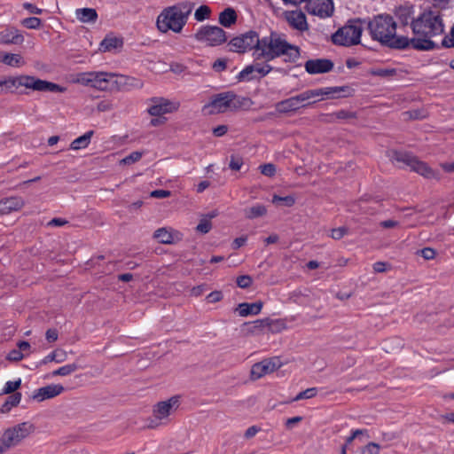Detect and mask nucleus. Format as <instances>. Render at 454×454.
Segmentation results:
<instances>
[{
	"label": "nucleus",
	"instance_id": "39",
	"mask_svg": "<svg viewBox=\"0 0 454 454\" xmlns=\"http://www.w3.org/2000/svg\"><path fill=\"white\" fill-rule=\"evenodd\" d=\"M272 203L275 205H279L282 203L286 207H293L295 203V198L293 195H288L285 197H280L278 195L274 194L272 196Z\"/></svg>",
	"mask_w": 454,
	"mask_h": 454
},
{
	"label": "nucleus",
	"instance_id": "20",
	"mask_svg": "<svg viewBox=\"0 0 454 454\" xmlns=\"http://www.w3.org/2000/svg\"><path fill=\"white\" fill-rule=\"evenodd\" d=\"M64 391L61 384H51L36 389L33 395V398L38 402L51 399L59 395Z\"/></svg>",
	"mask_w": 454,
	"mask_h": 454
},
{
	"label": "nucleus",
	"instance_id": "23",
	"mask_svg": "<svg viewBox=\"0 0 454 454\" xmlns=\"http://www.w3.org/2000/svg\"><path fill=\"white\" fill-rule=\"evenodd\" d=\"M23 41V35L15 28H7L0 33V43L20 44Z\"/></svg>",
	"mask_w": 454,
	"mask_h": 454
},
{
	"label": "nucleus",
	"instance_id": "8",
	"mask_svg": "<svg viewBox=\"0 0 454 454\" xmlns=\"http://www.w3.org/2000/svg\"><path fill=\"white\" fill-rule=\"evenodd\" d=\"M33 425L28 422H22L6 429L0 439V453L18 445L33 432Z\"/></svg>",
	"mask_w": 454,
	"mask_h": 454
},
{
	"label": "nucleus",
	"instance_id": "14",
	"mask_svg": "<svg viewBox=\"0 0 454 454\" xmlns=\"http://www.w3.org/2000/svg\"><path fill=\"white\" fill-rule=\"evenodd\" d=\"M283 363L278 356H273L254 364L251 369V376L254 380H258L267 374H270L279 369Z\"/></svg>",
	"mask_w": 454,
	"mask_h": 454
},
{
	"label": "nucleus",
	"instance_id": "56",
	"mask_svg": "<svg viewBox=\"0 0 454 454\" xmlns=\"http://www.w3.org/2000/svg\"><path fill=\"white\" fill-rule=\"evenodd\" d=\"M258 320H255L253 322L252 325L250 326L248 332L253 334H259L261 332L267 328L266 324L257 325Z\"/></svg>",
	"mask_w": 454,
	"mask_h": 454
},
{
	"label": "nucleus",
	"instance_id": "11",
	"mask_svg": "<svg viewBox=\"0 0 454 454\" xmlns=\"http://www.w3.org/2000/svg\"><path fill=\"white\" fill-rule=\"evenodd\" d=\"M259 43V35L254 30H249L236 37H233L228 43L230 51L238 53L254 50V56L257 53V44Z\"/></svg>",
	"mask_w": 454,
	"mask_h": 454
},
{
	"label": "nucleus",
	"instance_id": "40",
	"mask_svg": "<svg viewBox=\"0 0 454 454\" xmlns=\"http://www.w3.org/2000/svg\"><path fill=\"white\" fill-rule=\"evenodd\" d=\"M215 215V214H212L209 218L204 217L200 219L199 224L196 227V230L203 234L207 233L212 228L210 218L214 217Z\"/></svg>",
	"mask_w": 454,
	"mask_h": 454
},
{
	"label": "nucleus",
	"instance_id": "9",
	"mask_svg": "<svg viewBox=\"0 0 454 454\" xmlns=\"http://www.w3.org/2000/svg\"><path fill=\"white\" fill-rule=\"evenodd\" d=\"M14 87H25L36 91L63 92L65 89L59 84L41 80L31 75H18L10 79Z\"/></svg>",
	"mask_w": 454,
	"mask_h": 454
},
{
	"label": "nucleus",
	"instance_id": "21",
	"mask_svg": "<svg viewBox=\"0 0 454 454\" xmlns=\"http://www.w3.org/2000/svg\"><path fill=\"white\" fill-rule=\"evenodd\" d=\"M286 19L288 24L296 30L303 32L309 28L306 16L301 11L286 12Z\"/></svg>",
	"mask_w": 454,
	"mask_h": 454
},
{
	"label": "nucleus",
	"instance_id": "7",
	"mask_svg": "<svg viewBox=\"0 0 454 454\" xmlns=\"http://www.w3.org/2000/svg\"><path fill=\"white\" fill-rule=\"evenodd\" d=\"M74 82L98 90H113L116 88L115 74L106 72H84L76 75Z\"/></svg>",
	"mask_w": 454,
	"mask_h": 454
},
{
	"label": "nucleus",
	"instance_id": "46",
	"mask_svg": "<svg viewBox=\"0 0 454 454\" xmlns=\"http://www.w3.org/2000/svg\"><path fill=\"white\" fill-rule=\"evenodd\" d=\"M380 450V444L376 442H369L361 450V454H379Z\"/></svg>",
	"mask_w": 454,
	"mask_h": 454
},
{
	"label": "nucleus",
	"instance_id": "6",
	"mask_svg": "<svg viewBox=\"0 0 454 454\" xmlns=\"http://www.w3.org/2000/svg\"><path fill=\"white\" fill-rule=\"evenodd\" d=\"M247 102V98L238 96L233 91H226L214 96L210 103L204 106V109H208L209 114L237 111L246 106Z\"/></svg>",
	"mask_w": 454,
	"mask_h": 454
},
{
	"label": "nucleus",
	"instance_id": "38",
	"mask_svg": "<svg viewBox=\"0 0 454 454\" xmlns=\"http://www.w3.org/2000/svg\"><path fill=\"white\" fill-rule=\"evenodd\" d=\"M78 365L76 364H68L64 366L59 367V369L53 371L51 372V376H68L72 374L73 372H76L78 370Z\"/></svg>",
	"mask_w": 454,
	"mask_h": 454
},
{
	"label": "nucleus",
	"instance_id": "18",
	"mask_svg": "<svg viewBox=\"0 0 454 454\" xmlns=\"http://www.w3.org/2000/svg\"><path fill=\"white\" fill-rule=\"evenodd\" d=\"M304 68L309 74H324L333 68V63L327 59H309L304 64Z\"/></svg>",
	"mask_w": 454,
	"mask_h": 454
},
{
	"label": "nucleus",
	"instance_id": "22",
	"mask_svg": "<svg viewBox=\"0 0 454 454\" xmlns=\"http://www.w3.org/2000/svg\"><path fill=\"white\" fill-rule=\"evenodd\" d=\"M288 319L287 318H278V319H259L257 325L266 324V327L269 332L272 333H278L288 328L287 325Z\"/></svg>",
	"mask_w": 454,
	"mask_h": 454
},
{
	"label": "nucleus",
	"instance_id": "5",
	"mask_svg": "<svg viewBox=\"0 0 454 454\" xmlns=\"http://www.w3.org/2000/svg\"><path fill=\"white\" fill-rule=\"evenodd\" d=\"M195 4L191 1H182L164 8L158 15L156 27L161 33L172 31L176 34L182 32L187 23Z\"/></svg>",
	"mask_w": 454,
	"mask_h": 454
},
{
	"label": "nucleus",
	"instance_id": "62",
	"mask_svg": "<svg viewBox=\"0 0 454 454\" xmlns=\"http://www.w3.org/2000/svg\"><path fill=\"white\" fill-rule=\"evenodd\" d=\"M213 68L217 71L221 72L226 68V61L223 59H217L213 64Z\"/></svg>",
	"mask_w": 454,
	"mask_h": 454
},
{
	"label": "nucleus",
	"instance_id": "32",
	"mask_svg": "<svg viewBox=\"0 0 454 454\" xmlns=\"http://www.w3.org/2000/svg\"><path fill=\"white\" fill-rule=\"evenodd\" d=\"M67 355L65 350L57 349L48 354L41 362V364H45L50 362H56L58 364L63 363L67 360Z\"/></svg>",
	"mask_w": 454,
	"mask_h": 454
},
{
	"label": "nucleus",
	"instance_id": "2",
	"mask_svg": "<svg viewBox=\"0 0 454 454\" xmlns=\"http://www.w3.org/2000/svg\"><path fill=\"white\" fill-rule=\"evenodd\" d=\"M300 55V48L289 43L284 35L270 32L269 35L259 37L257 53H255L256 59L270 61L283 56L285 61L295 63Z\"/></svg>",
	"mask_w": 454,
	"mask_h": 454
},
{
	"label": "nucleus",
	"instance_id": "49",
	"mask_svg": "<svg viewBox=\"0 0 454 454\" xmlns=\"http://www.w3.org/2000/svg\"><path fill=\"white\" fill-rule=\"evenodd\" d=\"M252 278L248 275H242L237 278V285L240 288H247L252 285Z\"/></svg>",
	"mask_w": 454,
	"mask_h": 454
},
{
	"label": "nucleus",
	"instance_id": "58",
	"mask_svg": "<svg viewBox=\"0 0 454 454\" xmlns=\"http://www.w3.org/2000/svg\"><path fill=\"white\" fill-rule=\"evenodd\" d=\"M261 431V427L257 426H252L248 427L245 432V437L247 439L253 438L257 433Z\"/></svg>",
	"mask_w": 454,
	"mask_h": 454
},
{
	"label": "nucleus",
	"instance_id": "15",
	"mask_svg": "<svg viewBox=\"0 0 454 454\" xmlns=\"http://www.w3.org/2000/svg\"><path fill=\"white\" fill-rule=\"evenodd\" d=\"M180 104L164 98H155L152 99V104L148 108L150 115L160 117L163 114L174 113L178 110Z\"/></svg>",
	"mask_w": 454,
	"mask_h": 454
},
{
	"label": "nucleus",
	"instance_id": "50",
	"mask_svg": "<svg viewBox=\"0 0 454 454\" xmlns=\"http://www.w3.org/2000/svg\"><path fill=\"white\" fill-rule=\"evenodd\" d=\"M243 165V159L239 156H231L229 168L232 170H239Z\"/></svg>",
	"mask_w": 454,
	"mask_h": 454
},
{
	"label": "nucleus",
	"instance_id": "31",
	"mask_svg": "<svg viewBox=\"0 0 454 454\" xmlns=\"http://www.w3.org/2000/svg\"><path fill=\"white\" fill-rule=\"evenodd\" d=\"M266 214L267 208L262 204H255L244 210L245 217L250 220L264 216Z\"/></svg>",
	"mask_w": 454,
	"mask_h": 454
},
{
	"label": "nucleus",
	"instance_id": "24",
	"mask_svg": "<svg viewBox=\"0 0 454 454\" xmlns=\"http://www.w3.org/2000/svg\"><path fill=\"white\" fill-rule=\"evenodd\" d=\"M414 7L411 4H406L399 6L395 11V16L403 25L411 24L414 18Z\"/></svg>",
	"mask_w": 454,
	"mask_h": 454
},
{
	"label": "nucleus",
	"instance_id": "25",
	"mask_svg": "<svg viewBox=\"0 0 454 454\" xmlns=\"http://www.w3.org/2000/svg\"><path fill=\"white\" fill-rule=\"evenodd\" d=\"M115 90H129L132 88H141L143 86V83L140 80L129 76L115 74Z\"/></svg>",
	"mask_w": 454,
	"mask_h": 454
},
{
	"label": "nucleus",
	"instance_id": "64",
	"mask_svg": "<svg viewBox=\"0 0 454 454\" xmlns=\"http://www.w3.org/2000/svg\"><path fill=\"white\" fill-rule=\"evenodd\" d=\"M227 130H228L227 126L220 125L213 129V133L215 137H222L227 132Z\"/></svg>",
	"mask_w": 454,
	"mask_h": 454
},
{
	"label": "nucleus",
	"instance_id": "35",
	"mask_svg": "<svg viewBox=\"0 0 454 454\" xmlns=\"http://www.w3.org/2000/svg\"><path fill=\"white\" fill-rule=\"evenodd\" d=\"M237 78L240 82H249L257 78L254 68V64L247 66L238 74Z\"/></svg>",
	"mask_w": 454,
	"mask_h": 454
},
{
	"label": "nucleus",
	"instance_id": "12",
	"mask_svg": "<svg viewBox=\"0 0 454 454\" xmlns=\"http://www.w3.org/2000/svg\"><path fill=\"white\" fill-rule=\"evenodd\" d=\"M197 41L214 47L223 44L226 42V32L217 26H202L194 35Z\"/></svg>",
	"mask_w": 454,
	"mask_h": 454
},
{
	"label": "nucleus",
	"instance_id": "28",
	"mask_svg": "<svg viewBox=\"0 0 454 454\" xmlns=\"http://www.w3.org/2000/svg\"><path fill=\"white\" fill-rule=\"evenodd\" d=\"M76 18L83 23L95 22L98 19V13L93 8H81L75 11Z\"/></svg>",
	"mask_w": 454,
	"mask_h": 454
},
{
	"label": "nucleus",
	"instance_id": "54",
	"mask_svg": "<svg viewBox=\"0 0 454 454\" xmlns=\"http://www.w3.org/2000/svg\"><path fill=\"white\" fill-rule=\"evenodd\" d=\"M223 299V294L220 291H213L207 296L209 303H215Z\"/></svg>",
	"mask_w": 454,
	"mask_h": 454
},
{
	"label": "nucleus",
	"instance_id": "59",
	"mask_svg": "<svg viewBox=\"0 0 454 454\" xmlns=\"http://www.w3.org/2000/svg\"><path fill=\"white\" fill-rule=\"evenodd\" d=\"M58 331L56 329H49L45 333L46 340L49 342H54L58 340Z\"/></svg>",
	"mask_w": 454,
	"mask_h": 454
},
{
	"label": "nucleus",
	"instance_id": "10",
	"mask_svg": "<svg viewBox=\"0 0 454 454\" xmlns=\"http://www.w3.org/2000/svg\"><path fill=\"white\" fill-rule=\"evenodd\" d=\"M363 27L360 21H352L333 35L335 44L351 46L360 43Z\"/></svg>",
	"mask_w": 454,
	"mask_h": 454
},
{
	"label": "nucleus",
	"instance_id": "36",
	"mask_svg": "<svg viewBox=\"0 0 454 454\" xmlns=\"http://www.w3.org/2000/svg\"><path fill=\"white\" fill-rule=\"evenodd\" d=\"M8 214L21 209L24 200L20 197H11L4 200Z\"/></svg>",
	"mask_w": 454,
	"mask_h": 454
},
{
	"label": "nucleus",
	"instance_id": "51",
	"mask_svg": "<svg viewBox=\"0 0 454 454\" xmlns=\"http://www.w3.org/2000/svg\"><path fill=\"white\" fill-rule=\"evenodd\" d=\"M23 357H24V355L20 352V350L19 348L11 350L6 356L7 360L12 361V362L20 361L21 359H23Z\"/></svg>",
	"mask_w": 454,
	"mask_h": 454
},
{
	"label": "nucleus",
	"instance_id": "48",
	"mask_svg": "<svg viewBox=\"0 0 454 454\" xmlns=\"http://www.w3.org/2000/svg\"><path fill=\"white\" fill-rule=\"evenodd\" d=\"M261 173L266 176H273L276 173V167L272 163H267L260 166Z\"/></svg>",
	"mask_w": 454,
	"mask_h": 454
},
{
	"label": "nucleus",
	"instance_id": "57",
	"mask_svg": "<svg viewBox=\"0 0 454 454\" xmlns=\"http://www.w3.org/2000/svg\"><path fill=\"white\" fill-rule=\"evenodd\" d=\"M170 196V192L167 190H154L151 192V197L164 199Z\"/></svg>",
	"mask_w": 454,
	"mask_h": 454
},
{
	"label": "nucleus",
	"instance_id": "34",
	"mask_svg": "<svg viewBox=\"0 0 454 454\" xmlns=\"http://www.w3.org/2000/svg\"><path fill=\"white\" fill-rule=\"evenodd\" d=\"M212 10L208 5L202 4L199 6L194 12V20L198 22H202L210 19Z\"/></svg>",
	"mask_w": 454,
	"mask_h": 454
},
{
	"label": "nucleus",
	"instance_id": "60",
	"mask_svg": "<svg viewBox=\"0 0 454 454\" xmlns=\"http://www.w3.org/2000/svg\"><path fill=\"white\" fill-rule=\"evenodd\" d=\"M67 223L68 222L63 218H53L48 222L47 226L61 227L66 225Z\"/></svg>",
	"mask_w": 454,
	"mask_h": 454
},
{
	"label": "nucleus",
	"instance_id": "4",
	"mask_svg": "<svg viewBox=\"0 0 454 454\" xmlns=\"http://www.w3.org/2000/svg\"><path fill=\"white\" fill-rule=\"evenodd\" d=\"M349 90L348 87L335 86L325 87L305 90L299 95L291 97L276 104V110L279 114H290L315 103L317 98H337L340 93Z\"/></svg>",
	"mask_w": 454,
	"mask_h": 454
},
{
	"label": "nucleus",
	"instance_id": "33",
	"mask_svg": "<svg viewBox=\"0 0 454 454\" xmlns=\"http://www.w3.org/2000/svg\"><path fill=\"white\" fill-rule=\"evenodd\" d=\"M122 42L117 37H106L100 43V50L103 51H110L121 46Z\"/></svg>",
	"mask_w": 454,
	"mask_h": 454
},
{
	"label": "nucleus",
	"instance_id": "53",
	"mask_svg": "<svg viewBox=\"0 0 454 454\" xmlns=\"http://www.w3.org/2000/svg\"><path fill=\"white\" fill-rule=\"evenodd\" d=\"M418 254H419L425 260H432L434 258L436 253L431 247H425L421 250H419Z\"/></svg>",
	"mask_w": 454,
	"mask_h": 454
},
{
	"label": "nucleus",
	"instance_id": "27",
	"mask_svg": "<svg viewBox=\"0 0 454 454\" xmlns=\"http://www.w3.org/2000/svg\"><path fill=\"white\" fill-rule=\"evenodd\" d=\"M218 20L224 27H231L237 21L236 12L232 8H226L220 12Z\"/></svg>",
	"mask_w": 454,
	"mask_h": 454
},
{
	"label": "nucleus",
	"instance_id": "3",
	"mask_svg": "<svg viewBox=\"0 0 454 454\" xmlns=\"http://www.w3.org/2000/svg\"><path fill=\"white\" fill-rule=\"evenodd\" d=\"M368 29L373 40L393 49L408 48L410 38L396 35V23L389 15H379L368 22Z\"/></svg>",
	"mask_w": 454,
	"mask_h": 454
},
{
	"label": "nucleus",
	"instance_id": "63",
	"mask_svg": "<svg viewBox=\"0 0 454 454\" xmlns=\"http://www.w3.org/2000/svg\"><path fill=\"white\" fill-rule=\"evenodd\" d=\"M246 242H247V237L242 236V237L236 238L232 242V248L238 249L240 247H242L243 245H245Z\"/></svg>",
	"mask_w": 454,
	"mask_h": 454
},
{
	"label": "nucleus",
	"instance_id": "1",
	"mask_svg": "<svg viewBox=\"0 0 454 454\" xmlns=\"http://www.w3.org/2000/svg\"><path fill=\"white\" fill-rule=\"evenodd\" d=\"M411 28L415 37L410 39L408 47L411 46L419 51H430L435 47L432 37L443 34L444 24L438 12L426 11L411 20Z\"/></svg>",
	"mask_w": 454,
	"mask_h": 454
},
{
	"label": "nucleus",
	"instance_id": "47",
	"mask_svg": "<svg viewBox=\"0 0 454 454\" xmlns=\"http://www.w3.org/2000/svg\"><path fill=\"white\" fill-rule=\"evenodd\" d=\"M367 435L368 436V431L366 429H354L351 430V434L346 439V443L344 445L350 444L356 437L359 435Z\"/></svg>",
	"mask_w": 454,
	"mask_h": 454
},
{
	"label": "nucleus",
	"instance_id": "55",
	"mask_svg": "<svg viewBox=\"0 0 454 454\" xmlns=\"http://www.w3.org/2000/svg\"><path fill=\"white\" fill-rule=\"evenodd\" d=\"M372 268L374 272L382 273L387 271L390 268V266L389 264L384 262H376L375 263H373Z\"/></svg>",
	"mask_w": 454,
	"mask_h": 454
},
{
	"label": "nucleus",
	"instance_id": "26",
	"mask_svg": "<svg viewBox=\"0 0 454 454\" xmlns=\"http://www.w3.org/2000/svg\"><path fill=\"white\" fill-rule=\"evenodd\" d=\"M262 309V302H254V303H240L236 310L238 311L240 317H247L248 315H257L261 312Z\"/></svg>",
	"mask_w": 454,
	"mask_h": 454
},
{
	"label": "nucleus",
	"instance_id": "37",
	"mask_svg": "<svg viewBox=\"0 0 454 454\" xmlns=\"http://www.w3.org/2000/svg\"><path fill=\"white\" fill-rule=\"evenodd\" d=\"M21 401V394L19 392H15L12 395H10L5 403L2 405L1 411L2 412L9 411L12 407L17 406Z\"/></svg>",
	"mask_w": 454,
	"mask_h": 454
},
{
	"label": "nucleus",
	"instance_id": "17",
	"mask_svg": "<svg viewBox=\"0 0 454 454\" xmlns=\"http://www.w3.org/2000/svg\"><path fill=\"white\" fill-rule=\"evenodd\" d=\"M179 406V396L175 395L169 399L159 402L153 408V416L158 420H167L168 418Z\"/></svg>",
	"mask_w": 454,
	"mask_h": 454
},
{
	"label": "nucleus",
	"instance_id": "61",
	"mask_svg": "<svg viewBox=\"0 0 454 454\" xmlns=\"http://www.w3.org/2000/svg\"><path fill=\"white\" fill-rule=\"evenodd\" d=\"M23 7L33 14H42L43 10L30 3H24Z\"/></svg>",
	"mask_w": 454,
	"mask_h": 454
},
{
	"label": "nucleus",
	"instance_id": "41",
	"mask_svg": "<svg viewBox=\"0 0 454 454\" xmlns=\"http://www.w3.org/2000/svg\"><path fill=\"white\" fill-rule=\"evenodd\" d=\"M21 386V379H18L16 380H9L5 383L2 394L8 395L14 393L17 389H19Z\"/></svg>",
	"mask_w": 454,
	"mask_h": 454
},
{
	"label": "nucleus",
	"instance_id": "29",
	"mask_svg": "<svg viewBox=\"0 0 454 454\" xmlns=\"http://www.w3.org/2000/svg\"><path fill=\"white\" fill-rule=\"evenodd\" d=\"M0 61L13 67H20L25 65L24 59L20 54L14 53L0 54Z\"/></svg>",
	"mask_w": 454,
	"mask_h": 454
},
{
	"label": "nucleus",
	"instance_id": "42",
	"mask_svg": "<svg viewBox=\"0 0 454 454\" xmlns=\"http://www.w3.org/2000/svg\"><path fill=\"white\" fill-rule=\"evenodd\" d=\"M143 156V153L136 151L121 160L120 164L130 165L138 161Z\"/></svg>",
	"mask_w": 454,
	"mask_h": 454
},
{
	"label": "nucleus",
	"instance_id": "13",
	"mask_svg": "<svg viewBox=\"0 0 454 454\" xmlns=\"http://www.w3.org/2000/svg\"><path fill=\"white\" fill-rule=\"evenodd\" d=\"M395 160L397 161L403 162L405 165L410 167L412 171H415L416 173L427 179L436 177L435 171L432 169L426 162L420 161L415 156L408 153H398Z\"/></svg>",
	"mask_w": 454,
	"mask_h": 454
},
{
	"label": "nucleus",
	"instance_id": "30",
	"mask_svg": "<svg viewBox=\"0 0 454 454\" xmlns=\"http://www.w3.org/2000/svg\"><path fill=\"white\" fill-rule=\"evenodd\" d=\"M93 130H89L82 136L75 138L70 145V149L77 151L88 147L93 136Z\"/></svg>",
	"mask_w": 454,
	"mask_h": 454
},
{
	"label": "nucleus",
	"instance_id": "43",
	"mask_svg": "<svg viewBox=\"0 0 454 454\" xmlns=\"http://www.w3.org/2000/svg\"><path fill=\"white\" fill-rule=\"evenodd\" d=\"M254 68L255 71V74H258L257 77H263L272 70V67L270 65L261 63L254 64Z\"/></svg>",
	"mask_w": 454,
	"mask_h": 454
},
{
	"label": "nucleus",
	"instance_id": "16",
	"mask_svg": "<svg viewBox=\"0 0 454 454\" xmlns=\"http://www.w3.org/2000/svg\"><path fill=\"white\" fill-rule=\"evenodd\" d=\"M306 10L309 13L320 18H327L333 13V0H306Z\"/></svg>",
	"mask_w": 454,
	"mask_h": 454
},
{
	"label": "nucleus",
	"instance_id": "45",
	"mask_svg": "<svg viewBox=\"0 0 454 454\" xmlns=\"http://www.w3.org/2000/svg\"><path fill=\"white\" fill-rule=\"evenodd\" d=\"M41 20L36 17L26 18L22 20V25L27 28L35 29L41 26Z\"/></svg>",
	"mask_w": 454,
	"mask_h": 454
},
{
	"label": "nucleus",
	"instance_id": "19",
	"mask_svg": "<svg viewBox=\"0 0 454 454\" xmlns=\"http://www.w3.org/2000/svg\"><path fill=\"white\" fill-rule=\"evenodd\" d=\"M153 238L161 244H175L183 239V234L172 228L162 227L156 230Z\"/></svg>",
	"mask_w": 454,
	"mask_h": 454
},
{
	"label": "nucleus",
	"instance_id": "44",
	"mask_svg": "<svg viewBox=\"0 0 454 454\" xmlns=\"http://www.w3.org/2000/svg\"><path fill=\"white\" fill-rule=\"evenodd\" d=\"M317 394V389L316 387L307 388L304 391L300 392L293 401L296 402L301 399H309L314 397Z\"/></svg>",
	"mask_w": 454,
	"mask_h": 454
},
{
	"label": "nucleus",
	"instance_id": "52",
	"mask_svg": "<svg viewBox=\"0 0 454 454\" xmlns=\"http://www.w3.org/2000/svg\"><path fill=\"white\" fill-rule=\"evenodd\" d=\"M348 233V229L346 227H339L333 229L331 231V237L333 239H340Z\"/></svg>",
	"mask_w": 454,
	"mask_h": 454
}]
</instances>
